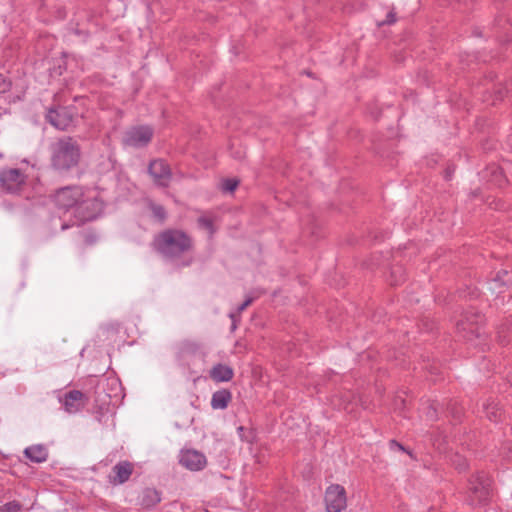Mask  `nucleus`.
<instances>
[{
  "label": "nucleus",
  "mask_w": 512,
  "mask_h": 512,
  "mask_svg": "<svg viewBox=\"0 0 512 512\" xmlns=\"http://www.w3.org/2000/svg\"><path fill=\"white\" fill-rule=\"evenodd\" d=\"M50 166L53 170L65 173L76 168L81 160V146L71 136H63L50 144Z\"/></svg>",
  "instance_id": "f257e3e1"
},
{
  "label": "nucleus",
  "mask_w": 512,
  "mask_h": 512,
  "mask_svg": "<svg viewBox=\"0 0 512 512\" xmlns=\"http://www.w3.org/2000/svg\"><path fill=\"white\" fill-rule=\"evenodd\" d=\"M154 247L163 257L176 260L191 252L194 242L183 230L166 229L155 237Z\"/></svg>",
  "instance_id": "f03ea898"
},
{
  "label": "nucleus",
  "mask_w": 512,
  "mask_h": 512,
  "mask_svg": "<svg viewBox=\"0 0 512 512\" xmlns=\"http://www.w3.org/2000/svg\"><path fill=\"white\" fill-rule=\"evenodd\" d=\"M81 197H84V188L72 185L59 188L51 196V199L59 210L68 212L70 209H74L76 212Z\"/></svg>",
  "instance_id": "7ed1b4c3"
},
{
  "label": "nucleus",
  "mask_w": 512,
  "mask_h": 512,
  "mask_svg": "<svg viewBox=\"0 0 512 512\" xmlns=\"http://www.w3.org/2000/svg\"><path fill=\"white\" fill-rule=\"evenodd\" d=\"M79 201L75 216L82 222L96 219L103 210V202L96 192L84 189V197Z\"/></svg>",
  "instance_id": "20e7f679"
},
{
  "label": "nucleus",
  "mask_w": 512,
  "mask_h": 512,
  "mask_svg": "<svg viewBox=\"0 0 512 512\" xmlns=\"http://www.w3.org/2000/svg\"><path fill=\"white\" fill-rule=\"evenodd\" d=\"M491 496V479L480 472L469 481V498L472 504L482 505L488 502Z\"/></svg>",
  "instance_id": "39448f33"
},
{
  "label": "nucleus",
  "mask_w": 512,
  "mask_h": 512,
  "mask_svg": "<svg viewBox=\"0 0 512 512\" xmlns=\"http://www.w3.org/2000/svg\"><path fill=\"white\" fill-rule=\"evenodd\" d=\"M27 175L18 168H3L0 171V185L8 193H19L25 187Z\"/></svg>",
  "instance_id": "423d86ee"
},
{
  "label": "nucleus",
  "mask_w": 512,
  "mask_h": 512,
  "mask_svg": "<svg viewBox=\"0 0 512 512\" xmlns=\"http://www.w3.org/2000/svg\"><path fill=\"white\" fill-rule=\"evenodd\" d=\"M153 134L154 131L150 126H135L125 132L123 144L134 148L145 147L151 142Z\"/></svg>",
  "instance_id": "0eeeda50"
},
{
  "label": "nucleus",
  "mask_w": 512,
  "mask_h": 512,
  "mask_svg": "<svg viewBox=\"0 0 512 512\" xmlns=\"http://www.w3.org/2000/svg\"><path fill=\"white\" fill-rule=\"evenodd\" d=\"M324 501L327 512H341L347 506L345 488L339 484H331L325 491Z\"/></svg>",
  "instance_id": "6e6552de"
},
{
  "label": "nucleus",
  "mask_w": 512,
  "mask_h": 512,
  "mask_svg": "<svg viewBox=\"0 0 512 512\" xmlns=\"http://www.w3.org/2000/svg\"><path fill=\"white\" fill-rule=\"evenodd\" d=\"M148 173L156 186L167 188L172 180V171L164 159H154L148 165Z\"/></svg>",
  "instance_id": "1a4fd4ad"
},
{
  "label": "nucleus",
  "mask_w": 512,
  "mask_h": 512,
  "mask_svg": "<svg viewBox=\"0 0 512 512\" xmlns=\"http://www.w3.org/2000/svg\"><path fill=\"white\" fill-rule=\"evenodd\" d=\"M46 120L58 130H67L73 123V114L67 107L50 108Z\"/></svg>",
  "instance_id": "9d476101"
},
{
  "label": "nucleus",
  "mask_w": 512,
  "mask_h": 512,
  "mask_svg": "<svg viewBox=\"0 0 512 512\" xmlns=\"http://www.w3.org/2000/svg\"><path fill=\"white\" fill-rule=\"evenodd\" d=\"M179 462L191 471L202 470L207 464L205 455L194 449L183 450L180 454Z\"/></svg>",
  "instance_id": "9b49d317"
},
{
  "label": "nucleus",
  "mask_w": 512,
  "mask_h": 512,
  "mask_svg": "<svg viewBox=\"0 0 512 512\" xmlns=\"http://www.w3.org/2000/svg\"><path fill=\"white\" fill-rule=\"evenodd\" d=\"M60 401L66 412L74 414L85 407L88 398L79 390H71Z\"/></svg>",
  "instance_id": "f8f14e48"
},
{
  "label": "nucleus",
  "mask_w": 512,
  "mask_h": 512,
  "mask_svg": "<svg viewBox=\"0 0 512 512\" xmlns=\"http://www.w3.org/2000/svg\"><path fill=\"white\" fill-rule=\"evenodd\" d=\"M483 322V316L478 313L467 312L465 319L461 320L457 327L461 331H467V339L472 340V336L480 335V324Z\"/></svg>",
  "instance_id": "ddd939ff"
},
{
  "label": "nucleus",
  "mask_w": 512,
  "mask_h": 512,
  "mask_svg": "<svg viewBox=\"0 0 512 512\" xmlns=\"http://www.w3.org/2000/svg\"><path fill=\"white\" fill-rule=\"evenodd\" d=\"M134 471V466L129 461H120L113 468L108 476L109 482L113 485H120L129 480Z\"/></svg>",
  "instance_id": "4468645a"
},
{
  "label": "nucleus",
  "mask_w": 512,
  "mask_h": 512,
  "mask_svg": "<svg viewBox=\"0 0 512 512\" xmlns=\"http://www.w3.org/2000/svg\"><path fill=\"white\" fill-rule=\"evenodd\" d=\"M161 501V494L155 488H145L139 495V504L146 509L153 508Z\"/></svg>",
  "instance_id": "2eb2a0df"
},
{
  "label": "nucleus",
  "mask_w": 512,
  "mask_h": 512,
  "mask_svg": "<svg viewBox=\"0 0 512 512\" xmlns=\"http://www.w3.org/2000/svg\"><path fill=\"white\" fill-rule=\"evenodd\" d=\"M25 456L34 463H43L48 459V449L42 444L31 445L24 450Z\"/></svg>",
  "instance_id": "dca6fc26"
},
{
  "label": "nucleus",
  "mask_w": 512,
  "mask_h": 512,
  "mask_svg": "<svg viewBox=\"0 0 512 512\" xmlns=\"http://www.w3.org/2000/svg\"><path fill=\"white\" fill-rule=\"evenodd\" d=\"M233 375V369L223 364H217L210 370V378L215 382H228L233 378Z\"/></svg>",
  "instance_id": "f3484780"
},
{
  "label": "nucleus",
  "mask_w": 512,
  "mask_h": 512,
  "mask_svg": "<svg viewBox=\"0 0 512 512\" xmlns=\"http://www.w3.org/2000/svg\"><path fill=\"white\" fill-rule=\"evenodd\" d=\"M232 400V393L228 389H221L212 394L211 407L213 409H226Z\"/></svg>",
  "instance_id": "a211bd4d"
},
{
  "label": "nucleus",
  "mask_w": 512,
  "mask_h": 512,
  "mask_svg": "<svg viewBox=\"0 0 512 512\" xmlns=\"http://www.w3.org/2000/svg\"><path fill=\"white\" fill-rule=\"evenodd\" d=\"M486 416L489 420L496 422L500 418L501 412L496 405H488L486 407Z\"/></svg>",
  "instance_id": "6ab92c4d"
},
{
  "label": "nucleus",
  "mask_w": 512,
  "mask_h": 512,
  "mask_svg": "<svg viewBox=\"0 0 512 512\" xmlns=\"http://www.w3.org/2000/svg\"><path fill=\"white\" fill-rule=\"evenodd\" d=\"M12 88L11 80L4 74L0 73V94L7 93Z\"/></svg>",
  "instance_id": "aec40b11"
},
{
  "label": "nucleus",
  "mask_w": 512,
  "mask_h": 512,
  "mask_svg": "<svg viewBox=\"0 0 512 512\" xmlns=\"http://www.w3.org/2000/svg\"><path fill=\"white\" fill-rule=\"evenodd\" d=\"M198 224L200 227L208 230L211 234L214 232L213 221L211 218L201 216L198 218Z\"/></svg>",
  "instance_id": "412c9836"
},
{
  "label": "nucleus",
  "mask_w": 512,
  "mask_h": 512,
  "mask_svg": "<svg viewBox=\"0 0 512 512\" xmlns=\"http://www.w3.org/2000/svg\"><path fill=\"white\" fill-rule=\"evenodd\" d=\"M239 184L236 179H225L222 183V188L226 192H233Z\"/></svg>",
  "instance_id": "4be33fe9"
},
{
  "label": "nucleus",
  "mask_w": 512,
  "mask_h": 512,
  "mask_svg": "<svg viewBox=\"0 0 512 512\" xmlns=\"http://www.w3.org/2000/svg\"><path fill=\"white\" fill-rule=\"evenodd\" d=\"M20 510L21 505L16 501L8 502L2 508L3 512H20Z\"/></svg>",
  "instance_id": "5701e85b"
},
{
  "label": "nucleus",
  "mask_w": 512,
  "mask_h": 512,
  "mask_svg": "<svg viewBox=\"0 0 512 512\" xmlns=\"http://www.w3.org/2000/svg\"><path fill=\"white\" fill-rule=\"evenodd\" d=\"M152 211L155 217L159 218L160 220H164L166 217V211L163 206L161 205H154L152 207Z\"/></svg>",
  "instance_id": "b1692460"
},
{
  "label": "nucleus",
  "mask_w": 512,
  "mask_h": 512,
  "mask_svg": "<svg viewBox=\"0 0 512 512\" xmlns=\"http://www.w3.org/2000/svg\"><path fill=\"white\" fill-rule=\"evenodd\" d=\"M396 22V14L394 11H389L387 16H386V19L382 22H379L378 23V26H383V25H391V24H394Z\"/></svg>",
  "instance_id": "393cba45"
},
{
  "label": "nucleus",
  "mask_w": 512,
  "mask_h": 512,
  "mask_svg": "<svg viewBox=\"0 0 512 512\" xmlns=\"http://www.w3.org/2000/svg\"><path fill=\"white\" fill-rule=\"evenodd\" d=\"M256 297L253 296H247L245 301L238 307V313H241L244 311L254 300Z\"/></svg>",
  "instance_id": "a878e982"
},
{
  "label": "nucleus",
  "mask_w": 512,
  "mask_h": 512,
  "mask_svg": "<svg viewBox=\"0 0 512 512\" xmlns=\"http://www.w3.org/2000/svg\"><path fill=\"white\" fill-rule=\"evenodd\" d=\"M390 447L393 449V448H397L398 450H401V451H406L405 448L400 444L398 443L397 441L395 440H391L390 441Z\"/></svg>",
  "instance_id": "bb28decb"
},
{
  "label": "nucleus",
  "mask_w": 512,
  "mask_h": 512,
  "mask_svg": "<svg viewBox=\"0 0 512 512\" xmlns=\"http://www.w3.org/2000/svg\"><path fill=\"white\" fill-rule=\"evenodd\" d=\"M453 171H450V169H447L446 171V175H445V178L447 180L451 179V175H452Z\"/></svg>",
  "instance_id": "cd10ccee"
},
{
  "label": "nucleus",
  "mask_w": 512,
  "mask_h": 512,
  "mask_svg": "<svg viewBox=\"0 0 512 512\" xmlns=\"http://www.w3.org/2000/svg\"><path fill=\"white\" fill-rule=\"evenodd\" d=\"M400 283V280H395L394 282H392L393 285H398Z\"/></svg>",
  "instance_id": "c85d7f7f"
},
{
  "label": "nucleus",
  "mask_w": 512,
  "mask_h": 512,
  "mask_svg": "<svg viewBox=\"0 0 512 512\" xmlns=\"http://www.w3.org/2000/svg\"><path fill=\"white\" fill-rule=\"evenodd\" d=\"M396 271H397V272H401V271H402V268H401V267H397V268H396Z\"/></svg>",
  "instance_id": "c756f323"
}]
</instances>
